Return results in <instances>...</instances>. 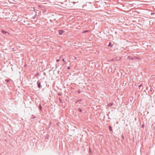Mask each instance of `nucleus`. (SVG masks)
Wrapping results in <instances>:
<instances>
[{
  "label": "nucleus",
  "instance_id": "nucleus-1",
  "mask_svg": "<svg viewBox=\"0 0 155 155\" xmlns=\"http://www.w3.org/2000/svg\"><path fill=\"white\" fill-rule=\"evenodd\" d=\"M58 32L59 35H61L64 32V31L62 30H60L58 31Z\"/></svg>",
  "mask_w": 155,
  "mask_h": 155
},
{
  "label": "nucleus",
  "instance_id": "nucleus-2",
  "mask_svg": "<svg viewBox=\"0 0 155 155\" xmlns=\"http://www.w3.org/2000/svg\"><path fill=\"white\" fill-rule=\"evenodd\" d=\"M37 84L38 85V87L39 88H40L42 87V86L41 85V83L39 81H37Z\"/></svg>",
  "mask_w": 155,
  "mask_h": 155
},
{
  "label": "nucleus",
  "instance_id": "nucleus-3",
  "mask_svg": "<svg viewBox=\"0 0 155 155\" xmlns=\"http://www.w3.org/2000/svg\"><path fill=\"white\" fill-rule=\"evenodd\" d=\"M121 59V58L120 57H116V58L114 60H120Z\"/></svg>",
  "mask_w": 155,
  "mask_h": 155
},
{
  "label": "nucleus",
  "instance_id": "nucleus-4",
  "mask_svg": "<svg viewBox=\"0 0 155 155\" xmlns=\"http://www.w3.org/2000/svg\"><path fill=\"white\" fill-rule=\"evenodd\" d=\"M113 103H112H112H109L108 104V106L109 107L111 106H112L113 105Z\"/></svg>",
  "mask_w": 155,
  "mask_h": 155
},
{
  "label": "nucleus",
  "instance_id": "nucleus-5",
  "mask_svg": "<svg viewBox=\"0 0 155 155\" xmlns=\"http://www.w3.org/2000/svg\"><path fill=\"white\" fill-rule=\"evenodd\" d=\"M2 32L3 34H6L8 33V32L7 31H6L4 30H2Z\"/></svg>",
  "mask_w": 155,
  "mask_h": 155
},
{
  "label": "nucleus",
  "instance_id": "nucleus-6",
  "mask_svg": "<svg viewBox=\"0 0 155 155\" xmlns=\"http://www.w3.org/2000/svg\"><path fill=\"white\" fill-rule=\"evenodd\" d=\"M109 129L110 130V131H112V127H111V126H109Z\"/></svg>",
  "mask_w": 155,
  "mask_h": 155
},
{
  "label": "nucleus",
  "instance_id": "nucleus-7",
  "mask_svg": "<svg viewBox=\"0 0 155 155\" xmlns=\"http://www.w3.org/2000/svg\"><path fill=\"white\" fill-rule=\"evenodd\" d=\"M78 111H79V112H82L81 110V109L79 108L78 109Z\"/></svg>",
  "mask_w": 155,
  "mask_h": 155
},
{
  "label": "nucleus",
  "instance_id": "nucleus-8",
  "mask_svg": "<svg viewBox=\"0 0 155 155\" xmlns=\"http://www.w3.org/2000/svg\"><path fill=\"white\" fill-rule=\"evenodd\" d=\"M10 81L8 79H6L5 80V81H6V82H9Z\"/></svg>",
  "mask_w": 155,
  "mask_h": 155
},
{
  "label": "nucleus",
  "instance_id": "nucleus-9",
  "mask_svg": "<svg viewBox=\"0 0 155 155\" xmlns=\"http://www.w3.org/2000/svg\"><path fill=\"white\" fill-rule=\"evenodd\" d=\"M39 108L41 109V110H42V107H41V104H40Z\"/></svg>",
  "mask_w": 155,
  "mask_h": 155
},
{
  "label": "nucleus",
  "instance_id": "nucleus-10",
  "mask_svg": "<svg viewBox=\"0 0 155 155\" xmlns=\"http://www.w3.org/2000/svg\"><path fill=\"white\" fill-rule=\"evenodd\" d=\"M108 46L112 47V46L111 45V43L110 42L109 44L108 45Z\"/></svg>",
  "mask_w": 155,
  "mask_h": 155
},
{
  "label": "nucleus",
  "instance_id": "nucleus-11",
  "mask_svg": "<svg viewBox=\"0 0 155 155\" xmlns=\"http://www.w3.org/2000/svg\"><path fill=\"white\" fill-rule=\"evenodd\" d=\"M88 31H84L83 32V33H86V32H87Z\"/></svg>",
  "mask_w": 155,
  "mask_h": 155
},
{
  "label": "nucleus",
  "instance_id": "nucleus-12",
  "mask_svg": "<svg viewBox=\"0 0 155 155\" xmlns=\"http://www.w3.org/2000/svg\"><path fill=\"white\" fill-rule=\"evenodd\" d=\"M76 59V57H74V58H73V59Z\"/></svg>",
  "mask_w": 155,
  "mask_h": 155
},
{
  "label": "nucleus",
  "instance_id": "nucleus-13",
  "mask_svg": "<svg viewBox=\"0 0 155 155\" xmlns=\"http://www.w3.org/2000/svg\"><path fill=\"white\" fill-rule=\"evenodd\" d=\"M70 69V67H68L67 68V69Z\"/></svg>",
  "mask_w": 155,
  "mask_h": 155
},
{
  "label": "nucleus",
  "instance_id": "nucleus-14",
  "mask_svg": "<svg viewBox=\"0 0 155 155\" xmlns=\"http://www.w3.org/2000/svg\"><path fill=\"white\" fill-rule=\"evenodd\" d=\"M60 61V59H57V60H56V61H57V62H58V61Z\"/></svg>",
  "mask_w": 155,
  "mask_h": 155
},
{
  "label": "nucleus",
  "instance_id": "nucleus-15",
  "mask_svg": "<svg viewBox=\"0 0 155 155\" xmlns=\"http://www.w3.org/2000/svg\"><path fill=\"white\" fill-rule=\"evenodd\" d=\"M60 101L61 102V100L60 99H59Z\"/></svg>",
  "mask_w": 155,
  "mask_h": 155
},
{
  "label": "nucleus",
  "instance_id": "nucleus-16",
  "mask_svg": "<svg viewBox=\"0 0 155 155\" xmlns=\"http://www.w3.org/2000/svg\"><path fill=\"white\" fill-rule=\"evenodd\" d=\"M62 60H63V61L64 62V58H63V59H62Z\"/></svg>",
  "mask_w": 155,
  "mask_h": 155
},
{
  "label": "nucleus",
  "instance_id": "nucleus-17",
  "mask_svg": "<svg viewBox=\"0 0 155 155\" xmlns=\"http://www.w3.org/2000/svg\"><path fill=\"white\" fill-rule=\"evenodd\" d=\"M141 84H140V85L139 86V87H141Z\"/></svg>",
  "mask_w": 155,
  "mask_h": 155
},
{
  "label": "nucleus",
  "instance_id": "nucleus-18",
  "mask_svg": "<svg viewBox=\"0 0 155 155\" xmlns=\"http://www.w3.org/2000/svg\"><path fill=\"white\" fill-rule=\"evenodd\" d=\"M122 138H123V139H124V137L123 136L122 137Z\"/></svg>",
  "mask_w": 155,
  "mask_h": 155
},
{
  "label": "nucleus",
  "instance_id": "nucleus-19",
  "mask_svg": "<svg viewBox=\"0 0 155 155\" xmlns=\"http://www.w3.org/2000/svg\"><path fill=\"white\" fill-rule=\"evenodd\" d=\"M142 127H143V125H142Z\"/></svg>",
  "mask_w": 155,
  "mask_h": 155
}]
</instances>
